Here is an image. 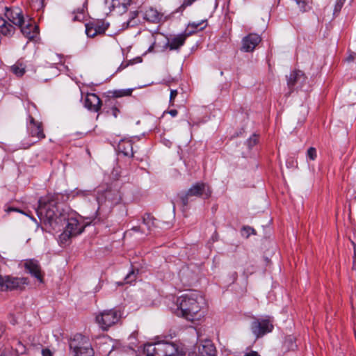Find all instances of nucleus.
<instances>
[{"label":"nucleus","instance_id":"f257e3e1","mask_svg":"<svg viewBox=\"0 0 356 356\" xmlns=\"http://www.w3.org/2000/svg\"><path fill=\"white\" fill-rule=\"evenodd\" d=\"M65 197L61 194L48 195L38 201L36 213L40 221L53 230H60L64 227L63 233L59 238L62 243H65L70 238L83 232L84 227L78 220L71 216L70 209L60 203Z\"/></svg>","mask_w":356,"mask_h":356},{"label":"nucleus","instance_id":"f03ea898","mask_svg":"<svg viewBox=\"0 0 356 356\" xmlns=\"http://www.w3.org/2000/svg\"><path fill=\"white\" fill-rule=\"evenodd\" d=\"M204 305L205 300L199 292L189 291L177 298L172 310L177 316L193 321L199 319V313Z\"/></svg>","mask_w":356,"mask_h":356},{"label":"nucleus","instance_id":"7ed1b4c3","mask_svg":"<svg viewBox=\"0 0 356 356\" xmlns=\"http://www.w3.org/2000/svg\"><path fill=\"white\" fill-rule=\"evenodd\" d=\"M211 195V190L209 186L204 182H197L193 184L186 192H181L178 194L184 207H186L188 204L190 198L192 197L204 196L208 198Z\"/></svg>","mask_w":356,"mask_h":356},{"label":"nucleus","instance_id":"20e7f679","mask_svg":"<svg viewBox=\"0 0 356 356\" xmlns=\"http://www.w3.org/2000/svg\"><path fill=\"white\" fill-rule=\"evenodd\" d=\"M121 316V312L113 308L99 312L96 315L95 320L102 330H107L120 321Z\"/></svg>","mask_w":356,"mask_h":356},{"label":"nucleus","instance_id":"39448f33","mask_svg":"<svg viewBox=\"0 0 356 356\" xmlns=\"http://www.w3.org/2000/svg\"><path fill=\"white\" fill-rule=\"evenodd\" d=\"M273 327V320L269 316L265 318H253L250 325V330L257 339L271 332Z\"/></svg>","mask_w":356,"mask_h":356},{"label":"nucleus","instance_id":"423d86ee","mask_svg":"<svg viewBox=\"0 0 356 356\" xmlns=\"http://www.w3.org/2000/svg\"><path fill=\"white\" fill-rule=\"evenodd\" d=\"M287 86L289 88L288 95L293 91L302 89L307 83V78L300 70H293L289 75L286 76Z\"/></svg>","mask_w":356,"mask_h":356},{"label":"nucleus","instance_id":"0eeeda50","mask_svg":"<svg viewBox=\"0 0 356 356\" xmlns=\"http://www.w3.org/2000/svg\"><path fill=\"white\" fill-rule=\"evenodd\" d=\"M109 24L104 20H93L86 24V33L90 38L104 34L108 29Z\"/></svg>","mask_w":356,"mask_h":356},{"label":"nucleus","instance_id":"6e6552de","mask_svg":"<svg viewBox=\"0 0 356 356\" xmlns=\"http://www.w3.org/2000/svg\"><path fill=\"white\" fill-rule=\"evenodd\" d=\"M29 284L26 277H12L9 276L3 277V285L1 291H12L15 289H22L25 285Z\"/></svg>","mask_w":356,"mask_h":356},{"label":"nucleus","instance_id":"1a4fd4ad","mask_svg":"<svg viewBox=\"0 0 356 356\" xmlns=\"http://www.w3.org/2000/svg\"><path fill=\"white\" fill-rule=\"evenodd\" d=\"M24 267L29 274L37 279L40 283L43 282V274L38 261L35 259H26L24 262Z\"/></svg>","mask_w":356,"mask_h":356},{"label":"nucleus","instance_id":"9d476101","mask_svg":"<svg viewBox=\"0 0 356 356\" xmlns=\"http://www.w3.org/2000/svg\"><path fill=\"white\" fill-rule=\"evenodd\" d=\"M159 356H184L182 349L174 343L161 341V348L159 349Z\"/></svg>","mask_w":356,"mask_h":356},{"label":"nucleus","instance_id":"9b49d317","mask_svg":"<svg viewBox=\"0 0 356 356\" xmlns=\"http://www.w3.org/2000/svg\"><path fill=\"white\" fill-rule=\"evenodd\" d=\"M5 16L15 26H21L22 24H24V18L22 15V12L19 8H5Z\"/></svg>","mask_w":356,"mask_h":356},{"label":"nucleus","instance_id":"f8f14e48","mask_svg":"<svg viewBox=\"0 0 356 356\" xmlns=\"http://www.w3.org/2000/svg\"><path fill=\"white\" fill-rule=\"evenodd\" d=\"M261 40L260 35L250 33L243 38L241 50L245 52L252 51Z\"/></svg>","mask_w":356,"mask_h":356},{"label":"nucleus","instance_id":"ddd939ff","mask_svg":"<svg viewBox=\"0 0 356 356\" xmlns=\"http://www.w3.org/2000/svg\"><path fill=\"white\" fill-rule=\"evenodd\" d=\"M29 124L27 126L29 135L31 137H36L38 140H41L45 138V135L43 132L42 124L36 122L34 118L29 116Z\"/></svg>","mask_w":356,"mask_h":356},{"label":"nucleus","instance_id":"4468645a","mask_svg":"<svg viewBox=\"0 0 356 356\" xmlns=\"http://www.w3.org/2000/svg\"><path fill=\"white\" fill-rule=\"evenodd\" d=\"M90 343L89 339L81 334H76L70 339L69 346L72 351H77L82 349L83 346H86V343Z\"/></svg>","mask_w":356,"mask_h":356},{"label":"nucleus","instance_id":"2eb2a0df","mask_svg":"<svg viewBox=\"0 0 356 356\" xmlns=\"http://www.w3.org/2000/svg\"><path fill=\"white\" fill-rule=\"evenodd\" d=\"M84 105L88 110L97 112L100 109L102 102L96 94L88 93L86 97Z\"/></svg>","mask_w":356,"mask_h":356},{"label":"nucleus","instance_id":"dca6fc26","mask_svg":"<svg viewBox=\"0 0 356 356\" xmlns=\"http://www.w3.org/2000/svg\"><path fill=\"white\" fill-rule=\"evenodd\" d=\"M179 276L184 285H191L196 279L195 274L188 266H183L180 269Z\"/></svg>","mask_w":356,"mask_h":356},{"label":"nucleus","instance_id":"f3484780","mask_svg":"<svg viewBox=\"0 0 356 356\" xmlns=\"http://www.w3.org/2000/svg\"><path fill=\"white\" fill-rule=\"evenodd\" d=\"M199 356H216V350L210 340H205L198 346Z\"/></svg>","mask_w":356,"mask_h":356},{"label":"nucleus","instance_id":"a211bd4d","mask_svg":"<svg viewBox=\"0 0 356 356\" xmlns=\"http://www.w3.org/2000/svg\"><path fill=\"white\" fill-rule=\"evenodd\" d=\"M107 356H138L136 350L127 346L113 347Z\"/></svg>","mask_w":356,"mask_h":356},{"label":"nucleus","instance_id":"6ab92c4d","mask_svg":"<svg viewBox=\"0 0 356 356\" xmlns=\"http://www.w3.org/2000/svg\"><path fill=\"white\" fill-rule=\"evenodd\" d=\"M18 26L21 29L22 34L29 40L35 38L38 34V27L31 22H27L26 25L25 23L22 24Z\"/></svg>","mask_w":356,"mask_h":356},{"label":"nucleus","instance_id":"aec40b11","mask_svg":"<svg viewBox=\"0 0 356 356\" xmlns=\"http://www.w3.org/2000/svg\"><path fill=\"white\" fill-rule=\"evenodd\" d=\"M192 31H189L188 33L186 34H181L175 38H173L168 43V47L170 50H176L179 49L184 44L186 40V38L188 35H191Z\"/></svg>","mask_w":356,"mask_h":356},{"label":"nucleus","instance_id":"412c9836","mask_svg":"<svg viewBox=\"0 0 356 356\" xmlns=\"http://www.w3.org/2000/svg\"><path fill=\"white\" fill-rule=\"evenodd\" d=\"M161 341L156 343H147L144 346L143 353L146 356H159L160 351L159 349L161 348Z\"/></svg>","mask_w":356,"mask_h":356},{"label":"nucleus","instance_id":"4be33fe9","mask_svg":"<svg viewBox=\"0 0 356 356\" xmlns=\"http://www.w3.org/2000/svg\"><path fill=\"white\" fill-rule=\"evenodd\" d=\"M118 150L127 156H134L133 144L131 140H121L118 144Z\"/></svg>","mask_w":356,"mask_h":356},{"label":"nucleus","instance_id":"5701e85b","mask_svg":"<svg viewBox=\"0 0 356 356\" xmlns=\"http://www.w3.org/2000/svg\"><path fill=\"white\" fill-rule=\"evenodd\" d=\"M162 15L156 10L149 8L144 13V19L152 23H158L160 22Z\"/></svg>","mask_w":356,"mask_h":356},{"label":"nucleus","instance_id":"b1692460","mask_svg":"<svg viewBox=\"0 0 356 356\" xmlns=\"http://www.w3.org/2000/svg\"><path fill=\"white\" fill-rule=\"evenodd\" d=\"M15 27L0 17V33L6 36L12 35L15 32Z\"/></svg>","mask_w":356,"mask_h":356},{"label":"nucleus","instance_id":"393cba45","mask_svg":"<svg viewBox=\"0 0 356 356\" xmlns=\"http://www.w3.org/2000/svg\"><path fill=\"white\" fill-rule=\"evenodd\" d=\"M86 346H83L82 349L77 351H72L74 356H93L94 350L91 343H86Z\"/></svg>","mask_w":356,"mask_h":356},{"label":"nucleus","instance_id":"a878e982","mask_svg":"<svg viewBox=\"0 0 356 356\" xmlns=\"http://www.w3.org/2000/svg\"><path fill=\"white\" fill-rule=\"evenodd\" d=\"M111 194V191L110 190H107L106 191H104L103 193H99L97 197V202L99 204V208L98 209H99L101 208V207H102L104 205V204H105L107 201V200L110 197V195Z\"/></svg>","mask_w":356,"mask_h":356},{"label":"nucleus","instance_id":"bb28decb","mask_svg":"<svg viewBox=\"0 0 356 356\" xmlns=\"http://www.w3.org/2000/svg\"><path fill=\"white\" fill-rule=\"evenodd\" d=\"M156 220L149 213H145L143 218V224L145 225L149 230L155 225Z\"/></svg>","mask_w":356,"mask_h":356},{"label":"nucleus","instance_id":"cd10ccee","mask_svg":"<svg viewBox=\"0 0 356 356\" xmlns=\"http://www.w3.org/2000/svg\"><path fill=\"white\" fill-rule=\"evenodd\" d=\"M138 14V12H132L130 13L129 19L126 22V28L134 27L138 24V20L136 19ZM124 24H125V23H124ZM123 26H124V25Z\"/></svg>","mask_w":356,"mask_h":356},{"label":"nucleus","instance_id":"c85d7f7f","mask_svg":"<svg viewBox=\"0 0 356 356\" xmlns=\"http://www.w3.org/2000/svg\"><path fill=\"white\" fill-rule=\"evenodd\" d=\"M307 114V108L305 106H301V107L299 109L300 116L297 117L298 123L302 124L305 121Z\"/></svg>","mask_w":356,"mask_h":356},{"label":"nucleus","instance_id":"c756f323","mask_svg":"<svg viewBox=\"0 0 356 356\" xmlns=\"http://www.w3.org/2000/svg\"><path fill=\"white\" fill-rule=\"evenodd\" d=\"M73 21H82L84 18V8H78L77 11H74L72 14Z\"/></svg>","mask_w":356,"mask_h":356},{"label":"nucleus","instance_id":"7c9ffc66","mask_svg":"<svg viewBox=\"0 0 356 356\" xmlns=\"http://www.w3.org/2000/svg\"><path fill=\"white\" fill-rule=\"evenodd\" d=\"M11 71L17 76H22L25 73V68L22 65H15L11 67Z\"/></svg>","mask_w":356,"mask_h":356},{"label":"nucleus","instance_id":"2f4dec72","mask_svg":"<svg viewBox=\"0 0 356 356\" xmlns=\"http://www.w3.org/2000/svg\"><path fill=\"white\" fill-rule=\"evenodd\" d=\"M296 4L298 5L300 10L302 13L307 12L309 6L308 5V2L305 0H295Z\"/></svg>","mask_w":356,"mask_h":356},{"label":"nucleus","instance_id":"473e14b6","mask_svg":"<svg viewBox=\"0 0 356 356\" xmlns=\"http://www.w3.org/2000/svg\"><path fill=\"white\" fill-rule=\"evenodd\" d=\"M132 89L119 90H115L113 92V95L115 97H121L124 96H129L131 95Z\"/></svg>","mask_w":356,"mask_h":356},{"label":"nucleus","instance_id":"72a5a7b5","mask_svg":"<svg viewBox=\"0 0 356 356\" xmlns=\"http://www.w3.org/2000/svg\"><path fill=\"white\" fill-rule=\"evenodd\" d=\"M242 236L248 238L251 234H255L254 229L249 226H245L241 229Z\"/></svg>","mask_w":356,"mask_h":356},{"label":"nucleus","instance_id":"f704fd0d","mask_svg":"<svg viewBox=\"0 0 356 356\" xmlns=\"http://www.w3.org/2000/svg\"><path fill=\"white\" fill-rule=\"evenodd\" d=\"M127 4V0H112V6L113 8H120V6H122L123 8H126Z\"/></svg>","mask_w":356,"mask_h":356},{"label":"nucleus","instance_id":"c9c22d12","mask_svg":"<svg viewBox=\"0 0 356 356\" xmlns=\"http://www.w3.org/2000/svg\"><path fill=\"white\" fill-rule=\"evenodd\" d=\"M258 140V137L256 134H253L251 137L248 138L246 143L249 149L252 148L254 146Z\"/></svg>","mask_w":356,"mask_h":356},{"label":"nucleus","instance_id":"e433bc0d","mask_svg":"<svg viewBox=\"0 0 356 356\" xmlns=\"http://www.w3.org/2000/svg\"><path fill=\"white\" fill-rule=\"evenodd\" d=\"M346 0H337L334 8V15L338 14L341 8L343 7Z\"/></svg>","mask_w":356,"mask_h":356},{"label":"nucleus","instance_id":"4c0bfd02","mask_svg":"<svg viewBox=\"0 0 356 356\" xmlns=\"http://www.w3.org/2000/svg\"><path fill=\"white\" fill-rule=\"evenodd\" d=\"M0 356H17L13 349L5 348L0 354Z\"/></svg>","mask_w":356,"mask_h":356},{"label":"nucleus","instance_id":"58836bf2","mask_svg":"<svg viewBox=\"0 0 356 356\" xmlns=\"http://www.w3.org/2000/svg\"><path fill=\"white\" fill-rule=\"evenodd\" d=\"M307 157L309 158L311 160L314 161L315 160L316 157V150L314 147H310L307 150Z\"/></svg>","mask_w":356,"mask_h":356},{"label":"nucleus","instance_id":"ea45409f","mask_svg":"<svg viewBox=\"0 0 356 356\" xmlns=\"http://www.w3.org/2000/svg\"><path fill=\"white\" fill-rule=\"evenodd\" d=\"M204 23V22H202L200 23H191L189 24V26L192 27L194 29V30L191 31H192V33H194L197 29H200V30H202L204 27H205V25L204 26H201L200 27V26H201L202 24Z\"/></svg>","mask_w":356,"mask_h":356},{"label":"nucleus","instance_id":"a19ab883","mask_svg":"<svg viewBox=\"0 0 356 356\" xmlns=\"http://www.w3.org/2000/svg\"><path fill=\"white\" fill-rule=\"evenodd\" d=\"M19 348H17L14 351L18 355L19 353H24L26 350L25 346L20 342L18 341Z\"/></svg>","mask_w":356,"mask_h":356},{"label":"nucleus","instance_id":"79ce46f5","mask_svg":"<svg viewBox=\"0 0 356 356\" xmlns=\"http://www.w3.org/2000/svg\"><path fill=\"white\" fill-rule=\"evenodd\" d=\"M195 0H185L181 6L179 7V10H184L186 7L192 5Z\"/></svg>","mask_w":356,"mask_h":356},{"label":"nucleus","instance_id":"37998d69","mask_svg":"<svg viewBox=\"0 0 356 356\" xmlns=\"http://www.w3.org/2000/svg\"><path fill=\"white\" fill-rule=\"evenodd\" d=\"M134 273V271L132 270L126 276L125 280L127 282H131L132 280L135 279Z\"/></svg>","mask_w":356,"mask_h":356},{"label":"nucleus","instance_id":"c03bdc74","mask_svg":"<svg viewBox=\"0 0 356 356\" xmlns=\"http://www.w3.org/2000/svg\"><path fill=\"white\" fill-rule=\"evenodd\" d=\"M177 95V91L176 90H171L170 95V102L172 103L173 100Z\"/></svg>","mask_w":356,"mask_h":356},{"label":"nucleus","instance_id":"a18cd8bd","mask_svg":"<svg viewBox=\"0 0 356 356\" xmlns=\"http://www.w3.org/2000/svg\"><path fill=\"white\" fill-rule=\"evenodd\" d=\"M239 356H260L259 353L256 351L251 350L248 353H245L243 354V355H239Z\"/></svg>","mask_w":356,"mask_h":356},{"label":"nucleus","instance_id":"49530a36","mask_svg":"<svg viewBox=\"0 0 356 356\" xmlns=\"http://www.w3.org/2000/svg\"><path fill=\"white\" fill-rule=\"evenodd\" d=\"M42 356H52V353L50 350L45 348L42 350Z\"/></svg>","mask_w":356,"mask_h":356},{"label":"nucleus","instance_id":"de8ad7c7","mask_svg":"<svg viewBox=\"0 0 356 356\" xmlns=\"http://www.w3.org/2000/svg\"><path fill=\"white\" fill-rule=\"evenodd\" d=\"M129 65V63H122L119 67L118 68L117 71L116 72H120L121 70H124V68H126L128 65Z\"/></svg>","mask_w":356,"mask_h":356},{"label":"nucleus","instance_id":"09e8293b","mask_svg":"<svg viewBox=\"0 0 356 356\" xmlns=\"http://www.w3.org/2000/svg\"><path fill=\"white\" fill-rule=\"evenodd\" d=\"M356 58V54L352 53L349 54V56L347 57L346 60L349 62L353 61Z\"/></svg>","mask_w":356,"mask_h":356},{"label":"nucleus","instance_id":"8fccbe9b","mask_svg":"<svg viewBox=\"0 0 356 356\" xmlns=\"http://www.w3.org/2000/svg\"><path fill=\"white\" fill-rule=\"evenodd\" d=\"M353 268L356 270V248H354L353 266Z\"/></svg>","mask_w":356,"mask_h":356},{"label":"nucleus","instance_id":"3c124183","mask_svg":"<svg viewBox=\"0 0 356 356\" xmlns=\"http://www.w3.org/2000/svg\"><path fill=\"white\" fill-rule=\"evenodd\" d=\"M6 211H7V212H10V211H18V212H22L19 209H16V208H14V207H8V208L6 209Z\"/></svg>","mask_w":356,"mask_h":356},{"label":"nucleus","instance_id":"603ef678","mask_svg":"<svg viewBox=\"0 0 356 356\" xmlns=\"http://www.w3.org/2000/svg\"><path fill=\"white\" fill-rule=\"evenodd\" d=\"M119 111H119L116 107H113V108H112V114L113 115V116H114L115 118H116V117H117L118 113H119Z\"/></svg>","mask_w":356,"mask_h":356},{"label":"nucleus","instance_id":"864d4df0","mask_svg":"<svg viewBox=\"0 0 356 356\" xmlns=\"http://www.w3.org/2000/svg\"><path fill=\"white\" fill-rule=\"evenodd\" d=\"M168 113L172 116V117H175L177 115V111L175 110V109H172V110H170L168 111Z\"/></svg>","mask_w":356,"mask_h":356},{"label":"nucleus","instance_id":"5fc2aeb1","mask_svg":"<svg viewBox=\"0 0 356 356\" xmlns=\"http://www.w3.org/2000/svg\"><path fill=\"white\" fill-rule=\"evenodd\" d=\"M88 191H77L76 192V195H86L88 194Z\"/></svg>","mask_w":356,"mask_h":356},{"label":"nucleus","instance_id":"6e6d98bb","mask_svg":"<svg viewBox=\"0 0 356 356\" xmlns=\"http://www.w3.org/2000/svg\"><path fill=\"white\" fill-rule=\"evenodd\" d=\"M154 45V42L149 47V49L147 50L148 52H150V51H152L153 50Z\"/></svg>","mask_w":356,"mask_h":356},{"label":"nucleus","instance_id":"4d7b16f0","mask_svg":"<svg viewBox=\"0 0 356 356\" xmlns=\"http://www.w3.org/2000/svg\"><path fill=\"white\" fill-rule=\"evenodd\" d=\"M1 285H3V277L0 275V291H1Z\"/></svg>","mask_w":356,"mask_h":356},{"label":"nucleus","instance_id":"13d9d810","mask_svg":"<svg viewBox=\"0 0 356 356\" xmlns=\"http://www.w3.org/2000/svg\"><path fill=\"white\" fill-rule=\"evenodd\" d=\"M4 332V328L3 326H1L0 327V337H1L2 334Z\"/></svg>","mask_w":356,"mask_h":356},{"label":"nucleus","instance_id":"bf43d9fd","mask_svg":"<svg viewBox=\"0 0 356 356\" xmlns=\"http://www.w3.org/2000/svg\"><path fill=\"white\" fill-rule=\"evenodd\" d=\"M56 56L58 58V63H60L61 62V58H60V56L58 55H56Z\"/></svg>","mask_w":356,"mask_h":356},{"label":"nucleus","instance_id":"052dcab7","mask_svg":"<svg viewBox=\"0 0 356 356\" xmlns=\"http://www.w3.org/2000/svg\"><path fill=\"white\" fill-rule=\"evenodd\" d=\"M133 229L135 231H137L138 229V228L137 227H133Z\"/></svg>","mask_w":356,"mask_h":356}]
</instances>
